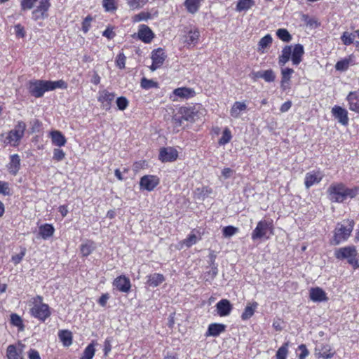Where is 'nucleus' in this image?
<instances>
[{
  "label": "nucleus",
  "instance_id": "nucleus-1",
  "mask_svg": "<svg viewBox=\"0 0 359 359\" xmlns=\"http://www.w3.org/2000/svg\"><path fill=\"white\" fill-rule=\"evenodd\" d=\"M67 84L63 80L55 81L46 80H31L27 85L29 93L34 97H41L47 91L54 90L57 88L65 89Z\"/></svg>",
  "mask_w": 359,
  "mask_h": 359
},
{
  "label": "nucleus",
  "instance_id": "nucleus-2",
  "mask_svg": "<svg viewBox=\"0 0 359 359\" xmlns=\"http://www.w3.org/2000/svg\"><path fill=\"white\" fill-rule=\"evenodd\" d=\"M29 313L31 316L41 322H45L51 315L50 306L43 302L41 295H36L29 302Z\"/></svg>",
  "mask_w": 359,
  "mask_h": 359
},
{
  "label": "nucleus",
  "instance_id": "nucleus-3",
  "mask_svg": "<svg viewBox=\"0 0 359 359\" xmlns=\"http://www.w3.org/2000/svg\"><path fill=\"white\" fill-rule=\"evenodd\" d=\"M304 54V46L302 44H296L293 48L292 46H285L278 57V64L284 66L291 58L292 64L298 65L302 61Z\"/></svg>",
  "mask_w": 359,
  "mask_h": 359
},
{
  "label": "nucleus",
  "instance_id": "nucleus-4",
  "mask_svg": "<svg viewBox=\"0 0 359 359\" xmlns=\"http://www.w3.org/2000/svg\"><path fill=\"white\" fill-rule=\"evenodd\" d=\"M353 224L352 220H346L341 223H338L334 230V236L330 241V243L337 245L346 241L353 231Z\"/></svg>",
  "mask_w": 359,
  "mask_h": 359
},
{
  "label": "nucleus",
  "instance_id": "nucleus-5",
  "mask_svg": "<svg viewBox=\"0 0 359 359\" xmlns=\"http://www.w3.org/2000/svg\"><path fill=\"white\" fill-rule=\"evenodd\" d=\"M330 198L334 202H343L348 196L352 198L356 195L355 191L346 188L343 184H332L328 189Z\"/></svg>",
  "mask_w": 359,
  "mask_h": 359
},
{
  "label": "nucleus",
  "instance_id": "nucleus-6",
  "mask_svg": "<svg viewBox=\"0 0 359 359\" xmlns=\"http://www.w3.org/2000/svg\"><path fill=\"white\" fill-rule=\"evenodd\" d=\"M358 251L355 246H346L335 250L334 255L338 259H346L355 269L359 267L357 259Z\"/></svg>",
  "mask_w": 359,
  "mask_h": 359
},
{
  "label": "nucleus",
  "instance_id": "nucleus-7",
  "mask_svg": "<svg viewBox=\"0 0 359 359\" xmlns=\"http://www.w3.org/2000/svg\"><path fill=\"white\" fill-rule=\"evenodd\" d=\"M26 127V123L24 121H19L14 128L9 131L7 140L11 145L15 147L19 144L20 140L24 136Z\"/></svg>",
  "mask_w": 359,
  "mask_h": 359
},
{
  "label": "nucleus",
  "instance_id": "nucleus-8",
  "mask_svg": "<svg viewBox=\"0 0 359 359\" xmlns=\"http://www.w3.org/2000/svg\"><path fill=\"white\" fill-rule=\"evenodd\" d=\"M269 231H270V233L272 231L271 223L266 220H261L257 223V226L252 232V239L253 241L268 239L269 238V236H267Z\"/></svg>",
  "mask_w": 359,
  "mask_h": 359
},
{
  "label": "nucleus",
  "instance_id": "nucleus-9",
  "mask_svg": "<svg viewBox=\"0 0 359 359\" xmlns=\"http://www.w3.org/2000/svg\"><path fill=\"white\" fill-rule=\"evenodd\" d=\"M180 114L181 115L180 117H175L174 118L180 125L182 124L183 120L194 122L199 117L198 111L196 109V107H181Z\"/></svg>",
  "mask_w": 359,
  "mask_h": 359
},
{
  "label": "nucleus",
  "instance_id": "nucleus-10",
  "mask_svg": "<svg viewBox=\"0 0 359 359\" xmlns=\"http://www.w3.org/2000/svg\"><path fill=\"white\" fill-rule=\"evenodd\" d=\"M50 7V0H40L39 4L32 11V19L35 21L48 18V11Z\"/></svg>",
  "mask_w": 359,
  "mask_h": 359
},
{
  "label": "nucleus",
  "instance_id": "nucleus-11",
  "mask_svg": "<svg viewBox=\"0 0 359 359\" xmlns=\"http://www.w3.org/2000/svg\"><path fill=\"white\" fill-rule=\"evenodd\" d=\"M159 183L160 180L156 175H144L140 178V187L142 190L151 191L158 185Z\"/></svg>",
  "mask_w": 359,
  "mask_h": 359
},
{
  "label": "nucleus",
  "instance_id": "nucleus-12",
  "mask_svg": "<svg viewBox=\"0 0 359 359\" xmlns=\"http://www.w3.org/2000/svg\"><path fill=\"white\" fill-rule=\"evenodd\" d=\"M115 96L116 95L114 93L109 92L107 90H102L98 93L97 100L102 104L104 109L109 110Z\"/></svg>",
  "mask_w": 359,
  "mask_h": 359
},
{
  "label": "nucleus",
  "instance_id": "nucleus-13",
  "mask_svg": "<svg viewBox=\"0 0 359 359\" xmlns=\"http://www.w3.org/2000/svg\"><path fill=\"white\" fill-rule=\"evenodd\" d=\"M184 32V43L188 45H194L198 42L200 34L197 28L193 27H187Z\"/></svg>",
  "mask_w": 359,
  "mask_h": 359
},
{
  "label": "nucleus",
  "instance_id": "nucleus-14",
  "mask_svg": "<svg viewBox=\"0 0 359 359\" xmlns=\"http://www.w3.org/2000/svg\"><path fill=\"white\" fill-rule=\"evenodd\" d=\"M178 157L177 151L172 147H165L160 150L159 159L162 162H172Z\"/></svg>",
  "mask_w": 359,
  "mask_h": 359
},
{
  "label": "nucleus",
  "instance_id": "nucleus-15",
  "mask_svg": "<svg viewBox=\"0 0 359 359\" xmlns=\"http://www.w3.org/2000/svg\"><path fill=\"white\" fill-rule=\"evenodd\" d=\"M113 285L118 291L125 293H128L131 287L130 279L125 276H120L115 278Z\"/></svg>",
  "mask_w": 359,
  "mask_h": 359
},
{
  "label": "nucleus",
  "instance_id": "nucleus-16",
  "mask_svg": "<svg viewBox=\"0 0 359 359\" xmlns=\"http://www.w3.org/2000/svg\"><path fill=\"white\" fill-rule=\"evenodd\" d=\"M315 354L318 357L325 359L330 358L333 355V353H331V348L330 345L321 342L316 343Z\"/></svg>",
  "mask_w": 359,
  "mask_h": 359
},
{
  "label": "nucleus",
  "instance_id": "nucleus-17",
  "mask_svg": "<svg viewBox=\"0 0 359 359\" xmlns=\"http://www.w3.org/2000/svg\"><path fill=\"white\" fill-rule=\"evenodd\" d=\"M332 114L333 116L338 120V121L344 126H346L348 122V112L347 111L339 107L334 106L332 109Z\"/></svg>",
  "mask_w": 359,
  "mask_h": 359
},
{
  "label": "nucleus",
  "instance_id": "nucleus-18",
  "mask_svg": "<svg viewBox=\"0 0 359 359\" xmlns=\"http://www.w3.org/2000/svg\"><path fill=\"white\" fill-rule=\"evenodd\" d=\"M323 178V175L320 172H307L305 176V187L309 189L311 187L316 184H318Z\"/></svg>",
  "mask_w": 359,
  "mask_h": 359
},
{
  "label": "nucleus",
  "instance_id": "nucleus-19",
  "mask_svg": "<svg viewBox=\"0 0 359 359\" xmlns=\"http://www.w3.org/2000/svg\"><path fill=\"white\" fill-rule=\"evenodd\" d=\"M216 308L217 313L220 316H226L230 314L232 310V305L228 299H224L217 303Z\"/></svg>",
  "mask_w": 359,
  "mask_h": 359
},
{
  "label": "nucleus",
  "instance_id": "nucleus-20",
  "mask_svg": "<svg viewBox=\"0 0 359 359\" xmlns=\"http://www.w3.org/2000/svg\"><path fill=\"white\" fill-rule=\"evenodd\" d=\"M294 70L292 68L286 67L281 69L280 88L283 90L290 88V82Z\"/></svg>",
  "mask_w": 359,
  "mask_h": 359
},
{
  "label": "nucleus",
  "instance_id": "nucleus-21",
  "mask_svg": "<svg viewBox=\"0 0 359 359\" xmlns=\"http://www.w3.org/2000/svg\"><path fill=\"white\" fill-rule=\"evenodd\" d=\"M154 34L151 29L145 25H141L138 32V37L144 43H150Z\"/></svg>",
  "mask_w": 359,
  "mask_h": 359
},
{
  "label": "nucleus",
  "instance_id": "nucleus-22",
  "mask_svg": "<svg viewBox=\"0 0 359 359\" xmlns=\"http://www.w3.org/2000/svg\"><path fill=\"white\" fill-rule=\"evenodd\" d=\"M248 107L245 102L236 101L230 109V115L234 118H238L241 116V112L246 111Z\"/></svg>",
  "mask_w": 359,
  "mask_h": 359
},
{
  "label": "nucleus",
  "instance_id": "nucleus-23",
  "mask_svg": "<svg viewBox=\"0 0 359 359\" xmlns=\"http://www.w3.org/2000/svg\"><path fill=\"white\" fill-rule=\"evenodd\" d=\"M10 173L15 175L20 168V158L18 154H13L10 157V162L7 165Z\"/></svg>",
  "mask_w": 359,
  "mask_h": 359
},
{
  "label": "nucleus",
  "instance_id": "nucleus-24",
  "mask_svg": "<svg viewBox=\"0 0 359 359\" xmlns=\"http://www.w3.org/2000/svg\"><path fill=\"white\" fill-rule=\"evenodd\" d=\"M226 325L219 323H212L208 326V331L205 334L206 337L212 336L217 337L222 332L225 331Z\"/></svg>",
  "mask_w": 359,
  "mask_h": 359
},
{
  "label": "nucleus",
  "instance_id": "nucleus-25",
  "mask_svg": "<svg viewBox=\"0 0 359 359\" xmlns=\"http://www.w3.org/2000/svg\"><path fill=\"white\" fill-rule=\"evenodd\" d=\"M173 94L176 97L187 99L193 97L196 95V93L194 90L192 88L182 87L175 89L173 91Z\"/></svg>",
  "mask_w": 359,
  "mask_h": 359
},
{
  "label": "nucleus",
  "instance_id": "nucleus-26",
  "mask_svg": "<svg viewBox=\"0 0 359 359\" xmlns=\"http://www.w3.org/2000/svg\"><path fill=\"white\" fill-rule=\"evenodd\" d=\"M310 298L313 302H324L327 299L326 293L320 287L311 289Z\"/></svg>",
  "mask_w": 359,
  "mask_h": 359
},
{
  "label": "nucleus",
  "instance_id": "nucleus-27",
  "mask_svg": "<svg viewBox=\"0 0 359 359\" xmlns=\"http://www.w3.org/2000/svg\"><path fill=\"white\" fill-rule=\"evenodd\" d=\"M50 137L52 143L59 147L64 146L67 142L65 137L58 130L52 131L50 133Z\"/></svg>",
  "mask_w": 359,
  "mask_h": 359
},
{
  "label": "nucleus",
  "instance_id": "nucleus-28",
  "mask_svg": "<svg viewBox=\"0 0 359 359\" xmlns=\"http://www.w3.org/2000/svg\"><path fill=\"white\" fill-rule=\"evenodd\" d=\"M55 229L52 224H44L39 226V233L43 239L46 240L53 236Z\"/></svg>",
  "mask_w": 359,
  "mask_h": 359
},
{
  "label": "nucleus",
  "instance_id": "nucleus-29",
  "mask_svg": "<svg viewBox=\"0 0 359 359\" xmlns=\"http://www.w3.org/2000/svg\"><path fill=\"white\" fill-rule=\"evenodd\" d=\"M165 280V277L161 273H153L147 276V284L152 287H158Z\"/></svg>",
  "mask_w": 359,
  "mask_h": 359
},
{
  "label": "nucleus",
  "instance_id": "nucleus-30",
  "mask_svg": "<svg viewBox=\"0 0 359 359\" xmlns=\"http://www.w3.org/2000/svg\"><path fill=\"white\" fill-rule=\"evenodd\" d=\"M258 307V303L256 302L248 303L244 311L241 315V319L246 320L250 319L255 313V310Z\"/></svg>",
  "mask_w": 359,
  "mask_h": 359
},
{
  "label": "nucleus",
  "instance_id": "nucleus-31",
  "mask_svg": "<svg viewBox=\"0 0 359 359\" xmlns=\"http://www.w3.org/2000/svg\"><path fill=\"white\" fill-rule=\"evenodd\" d=\"M347 100L349 104V109L359 111V98L356 92H351L347 97Z\"/></svg>",
  "mask_w": 359,
  "mask_h": 359
},
{
  "label": "nucleus",
  "instance_id": "nucleus-32",
  "mask_svg": "<svg viewBox=\"0 0 359 359\" xmlns=\"http://www.w3.org/2000/svg\"><path fill=\"white\" fill-rule=\"evenodd\" d=\"M165 57L163 50L160 48L154 50L151 53L152 62L157 65H162L165 61Z\"/></svg>",
  "mask_w": 359,
  "mask_h": 359
},
{
  "label": "nucleus",
  "instance_id": "nucleus-33",
  "mask_svg": "<svg viewBox=\"0 0 359 359\" xmlns=\"http://www.w3.org/2000/svg\"><path fill=\"white\" fill-rule=\"evenodd\" d=\"M58 337L64 346H69L72 344V334L70 331L67 330H60Z\"/></svg>",
  "mask_w": 359,
  "mask_h": 359
},
{
  "label": "nucleus",
  "instance_id": "nucleus-34",
  "mask_svg": "<svg viewBox=\"0 0 359 359\" xmlns=\"http://www.w3.org/2000/svg\"><path fill=\"white\" fill-rule=\"evenodd\" d=\"M202 1L203 0H186L184 1V6L189 13L194 14L198 11Z\"/></svg>",
  "mask_w": 359,
  "mask_h": 359
},
{
  "label": "nucleus",
  "instance_id": "nucleus-35",
  "mask_svg": "<svg viewBox=\"0 0 359 359\" xmlns=\"http://www.w3.org/2000/svg\"><path fill=\"white\" fill-rule=\"evenodd\" d=\"M8 359H23L22 350H18L14 345H9L6 350Z\"/></svg>",
  "mask_w": 359,
  "mask_h": 359
},
{
  "label": "nucleus",
  "instance_id": "nucleus-36",
  "mask_svg": "<svg viewBox=\"0 0 359 359\" xmlns=\"http://www.w3.org/2000/svg\"><path fill=\"white\" fill-rule=\"evenodd\" d=\"M255 5L254 0H238L236 10L238 12L247 11Z\"/></svg>",
  "mask_w": 359,
  "mask_h": 359
},
{
  "label": "nucleus",
  "instance_id": "nucleus-37",
  "mask_svg": "<svg viewBox=\"0 0 359 359\" xmlns=\"http://www.w3.org/2000/svg\"><path fill=\"white\" fill-rule=\"evenodd\" d=\"M272 41L273 39L271 36L270 34H266L259 40L257 50L259 52L261 51L263 53V50L264 48H266L271 46Z\"/></svg>",
  "mask_w": 359,
  "mask_h": 359
},
{
  "label": "nucleus",
  "instance_id": "nucleus-38",
  "mask_svg": "<svg viewBox=\"0 0 359 359\" xmlns=\"http://www.w3.org/2000/svg\"><path fill=\"white\" fill-rule=\"evenodd\" d=\"M356 35L359 36V30H356L354 32H345L341 36V41L345 45H350L353 43Z\"/></svg>",
  "mask_w": 359,
  "mask_h": 359
},
{
  "label": "nucleus",
  "instance_id": "nucleus-39",
  "mask_svg": "<svg viewBox=\"0 0 359 359\" xmlns=\"http://www.w3.org/2000/svg\"><path fill=\"white\" fill-rule=\"evenodd\" d=\"M95 348L94 341L90 343L87 346V347L84 349L82 355L80 359H93L95 355Z\"/></svg>",
  "mask_w": 359,
  "mask_h": 359
},
{
  "label": "nucleus",
  "instance_id": "nucleus-40",
  "mask_svg": "<svg viewBox=\"0 0 359 359\" xmlns=\"http://www.w3.org/2000/svg\"><path fill=\"white\" fill-rule=\"evenodd\" d=\"M289 341L284 343L276 352V359H286L288 354Z\"/></svg>",
  "mask_w": 359,
  "mask_h": 359
},
{
  "label": "nucleus",
  "instance_id": "nucleus-41",
  "mask_svg": "<svg viewBox=\"0 0 359 359\" xmlns=\"http://www.w3.org/2000/svg\"><path fill=\"white\" fill-rule=\"evenodd\" d=\"M277 36L284 42H290L292 40V35L286 29H278L276 31Z\"/></svg>",
  "mask_w": 359,
  "mask_h": 359
},
{
  "label": "nucleus",
  "instance_id": "nucleus-42",
  "mask_svg": "<svg viewBox=\"0 0 359 359\" xmlns=\"http://www.w3.org/2000/svg\"><path fill=\"white\" fill-rule=\"evenodd\" d=\"M11 323L13 325L18 327L21 330H22L24 328V325H23L22 318L16 313H12L11 315Z\"/></svg>",
  "mask_w": 359,
  "mask_h": 359
},
{
  "label": "nucleus",
  "instance_id": "nucleus-43",
  "mask_svg": "<svg viewBox=\"0 0 359 359\" xmlns=\"http://www.w3.org/2000/svg\"><path fill=\"white\" fill-rule=\"evenodd\" d=\"M147 2V0H127V3L132 10L142 8Z\"/></svg>",
  "mask_w": 359,
  "mask_h": 359
},
{
  "label": "nucleus",
  "instance_id": "nucleus-44",
  "mask_svg": "<svg viewBox=\"0 0 359 359\" xmlns=\"http://www.w3.org/2000/svg\"><path fill=\"white\" fill-rule=\"evenodd\" d=\"M231 139V131L229 128H225L222 133V135L219 140V144L220 145H224L230 142Z\"/></svg>",
  "mask_w": 359,
  "mask_h": 359
},
{
  "label": "nucleus",
  "instance_id": "nucleus-45",
  "mask_svg": "<svg viewBox=\"0 0 359 359\" xmlns=\"http://www.w3.org/2000/svg\"><path fill=\"white\" fill-rule=\"evenodd\" d=\"M141 87L144 89H150L152 88H157L158 83L153 80H149L146 78H142L141 80Z\"/></svg>",
  "mask_w": 359,
  "mask_h": 359
},
{
  "label": "nucleus",
  "instance_id": "nucleus-46",
  "mask_svg": "<svg viewBox=\"0 0 359 359\" xmlns=\"http://www.w3.org/2000/svg\"><path fill=\"white\" fill-rule=\"evenodd\" d=\"M238 231V229L233 226H227L224 227L222 229L223 236L225 238L231 237L236 234Z\"/></svg>",
  "mask_w": 359,
  "mask_h": 359
},
{
  "label": "nucleus",
  "instance_id": "nucleus-47",
  "mask_svg": "<svg viewBox=\"0 0 359 359\" xmlns=\"http://www.w3.org/2000/svg\"><path fill=\"white\" fill-rule=\"evenodd\" d=\"M151 18V14L148 12H140L138 14L135 15L133 17V22H138L140 21H144L149 19Z\"/></svg>",
  "mask_w": 359,
  "mask_h": 359
},
{
  "label": "nucleus",
  "instance_id": "nucleus-48",
  "mask_svg": "<svg viewBox=\"0 0 359 359\" xmlns=\"http://www.w3.org/2000/svg\"><path fill=\"white\" fill-rule=\"evenodd\" d=\"M266 82H273L276 79V75L272 69L263 71V78Z\"/></svg>",
  "mask_w": 359,
  "mask_h": 359
},
{
  "label": "nucleus",
  "instance_id": "nucleus-49",
  "mask_svg": "<svg viewBox=\"0 0 359 359\" xmlns=\"http://www.w3.org/2000/svg\"><path fill=\"white\" fill-rule=\"evenodd\" d=\"M65 157V153L62 149L60 148H55L53 149V159L57 161H62Z\"/></svg>",
  "mask_w": 359,
  "mask_h": 359
},
{
  "label": "nucleus",
  "instance_id": "nucleus-50",
  "mask_svg": "<svg viewBox=\"0 0 359 359\" xmlns=\"http://www.w3.org/2000/svg\"><path fill=\"white\" fill-rule=\"evenodd\" d=\"M38 0H22L20 3L22 11L32 9Z\"/></svg>",
  "mask_w": 359,
  "mask_h": 359
},
{
  "label": "nucleus",
  "instance_id": "nucleus-51",
  "mask_svg": "<svg viewBox=\"0 0 359 359\" xmlns=\"http://www.w3.org/2000/svg\"><path fill=\"white\" fill-rule=\"evenodd\" d=\"M0 194L4 196H10L11 194L9 184L8 182L0 181Z\"/></svg>",
  "mask_w": 359,
  "mask_h": 359
},
{
  "label": "nucleus",
  "instance_id": "nucleus-52",
  "mask_svg": "<svg viewBox=\"0 0 359 359\" xmlns=\"http://www.w3.org/2000/svg\"><path fill=\"white\" fill-rule=\"evenodd\" d=\"M116 102L120 110L126 109L128 105V101L125 97H118Z\"/></svg>",
  "mask_w": 359,
  "mask_h": 359
},
{
  "label": "nucleus",
  "instance_id": "nucleus-53",
  "mask_svg": "<svg viewBox=\"0 0 359 359\" xmlns=\"http://www.w3.org/2000/svg\"><path fill=\"white\" fill-rule=\"evenodd\" d=\"M102 5L107 11H113L116 9L115 0H103Z\"/></svg>",
  "mask_w": 359,
  "mask_h": 359
},
{
  "label": "nucleus",
  "instance_id": "nucleus-54",
  "mask_svg": "<svg viewBox=\"0 0 359 359\" xmlns=\"http://www.w3.org/2000/svg\"><path fill=\"white\" fill-rule=\"evenodd\" d=\"M349 66V60H343L341 61H338L335 65V68L339 71H345L348 69Z\"/></svg>",
  "mask_w": 359,
  "mask_h": 359
},
{
  "label": "nucleus",
  "instance_id": "nucleus-55",
  "mask_svg": "<svg viewBox=\"0 0 359 359\" xmlns=\"http://www.w3.org/2000/svg\"><path fill=\"white\" fill-rule=\"evenodd\" d=\"M93 248L92 246V244H83L81 247V252L84 257L88 256L93 251Z\"/></svg>",
  "mask_w": 359,
  "mask_h": 359
},
{
  "label": "nucleus",
  "instance_id": "nucleus-56",
  "mask_svg": "<svg viewBox=\"0 0 359 359\" xmlns=\"http://www.w3.org/2000/svg\"><path fill=\"white\" fill-rule=\"evenodd\" d=\"M25 252H26V249L22 248L20 253L12 256V257H11L12 262L15 264H19L23 259L24 256L25 255Z\"/></svg>",
  "mask_w": 359,
  "mask_h": 359
},
{
  "label": "nucleus",
  "instance_id": "nucleus-57",
  "mask_svg": "<svg viewBox=\"0 0 359 359\" xmlns=\"http://www.w3.org/2000/svg\"><path fill=\"white\" fill-rule=\"evenodd\" d=\"M126 56L124 55L123 53H119L117 57H116V65L120 68V69H123L125 68V64H126Z\"/></svg>",
  "mask_w": 359,
  "mask_h": 359
},
{
  "label": "nucleus",
  "instance_id": "nucleus-58",
  "mask_svg": "<svg viewBox=\"0 0 359 359\" xmlns=\"http://www.w3.org/2000/svg\"><path fill=\"white\" fill-rule=\"evenodd\" d=\"M298 350L301 351L300 354L298 356L299 359H305L309 354V351L307 349L305 344L299 345L298 346Z\"/></svg>",
  "mask_w": 359,
  "mask_h": 359
},
{
  "label": "nucleus",
  "instance_id": "nucleus-59",
  "mask_svg": "<svg viewBox=\"0 0 359 359\" xmlns=\"http://www.w3.org/2000/svg\"><path fill=\"white\" fill-rule=\"evenodd\" d=\"M196 241H197L196 236L195 234H191L188 236L187 238H186L184 241V244L187 247H190V246L193 245L194 244H195L196 243Z\"/></svg>",
  "mask_w": 359,
  "mask_h": 359
},
{
  "label": "nucleus",
  "instance_id": "nucleus-60",
  "mask_svg": "<svg viewBox=\"0 0 359 359\" xmlns=\"http://www.w3.org/2000/svg\"><path fill=\"white\" fill-rule=\"evenodd\" d=\"M92 21V18L90 16H87L83 22H82V30L84 33L88 32L90 27V22Z\"/></svg>",
  "mask_w": 359,
  "mask_h": 359
},
{
  "label": "nucleus",
  "instance_id": "nucleus-61",
  "mask_svg": "<svg viewBox=\"0 0 359 359\" xmlns=\"http://www.w3.org/2000/svg\"><path fill=\"white\" fill-rule=\"evenodd\" d=\"M14 29L15 34L18 37L23 38L25 36L24 27L20 24L15 25Z\"/></svg>",
  "mask_w": 359,
  "mask_h": 359
},
{
  "label": "nucleus",
  "instance_id": "nucleus-62",
  "mask_svg": "<svg viewBox=\"0 0 359 359\" xmlns=\"http://www.w3.org/2000/svg\"><path fill=\"white\" fill-rule=\"evenodd\" d=\"M102 35L108 39H112L115 37L116 34L113 31V29L109 27L102 32Z\"/></svg>",
  "mask_w": 359,
  "mask_h": 359
},
{
  "label": "nucleus",
  "instance_id": "nucleus-63",
  "mask_svg": "<svg viewBox=\"0 0 359 359\" xmlns=\"http://www.w3.org/2000/svg\"><path fill=\"white\" fill-rule=\"evenodd\" d=\"M111 350V339L107 338L105 339L104 343V353L105 355H107L108 353Z\"/></svg>",
  "mask_w": 359,
  "mask_h": 359
},
{
  "label": "nucleus",
  "instance_id": "nucleus-64",
  "mask_svg": "<svg viewBox=\"0 0 359 359\" xmlns=\"http://www.w3.org/2000/svg\"><path fill=\"white\" fill-rule=\"evenodd\" d=\"M28 357L29 359H41L39 352L34 349L29 351Z\"/></svg>",
  "mask_w": 359,
  "mask_h": 359
}]
</instances>
